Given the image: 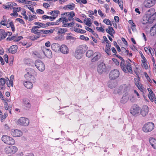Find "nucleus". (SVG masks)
<instances>
[{
	"instance_id": "1",
	"label": "nucleus",
	"mask_w": 156,
	"mask_h": 156,
	"mask_svg": "<svg viewBox=\"0 0 156 156\" xmlns=\"http://www.w3.org/2000/svg\"><path fill=\"white\" fill-rule=\"evenodd\" d=\"M120 67L122 70L125 73L129 72L132 73L133 70L131 64L128 61H126V63L124 61H121L120 63Z\"/></svg>"
},
{
	"instance_id": "2",
	"label": "nucleus",
	"mask_w": 156,
	"mask_h": 156,
	"mask_svg": "<svg viewBox=\"0 0 156 156\" xmlns=\"http://www.w3.org/2000/svg\"><path fill=\"white\" fill-rule=\"evenodd\" d=\"M2 141L7 144H14L15 143L14 140L11 137L7 135H3L2 138Z\"/></svg>"
},
{
	"instance_id": "3",
	"label": "nucleus",
	"mask_w": 156,
	"mask_h": 156,
	"mask_svg": "<svg viewBox=\"0 0 156 156\" xmlns=\"http://www.w3.org/2000/svg\"><path fill=\"white\" fill-rule=\"evenodd\" d=\"M154 128V124L151 122H148L143 127V130L144 132L147 133L152 131Z\"/></svg>"
},
{
	"instance_id": "4",
	"label": "nucleus",
	"mask_w": 156,
	"mask_h": 156,
	"mask_svg": "<svg viewBox=\"0 0 156 156\" xmlns=\"http://www.w3.org/2000/svg\"><path fill=\"white\" fill-rule=\"evenodd\" d=\"M35 65L37 69L41 72L44 71L45 69V66L44 63L40 60L36 61Z\"/></svg>"
},
{
	"instance_id": "5",
	"label": "nucleus",
	"mask_w": 156,
	"mask_h": 156,
	"mask_svg": "<svg viewBox=\"0 0 156 156\" xmlns=\"http://www.w3.org/2000/svg\"><path fill=\"white\" fill-rule=\"evenodd\" d=\"M120 73L117 69H114L112 70L109 73V77L112 80H115L119 76Z\"/></svg>"
},
{
	"instance_id": "6",
	"label": "nucleus",
	"mask_w": 156,
	"mask_h": 156,
	"mask_svg": "<svg viewBox=\"0 0 156 156\" xmlns=\"http://www.w3.org/2000/svg\"><path fill=\"white\" fill-rule=\"evenodd\" d=\"M18 150L17 148L14 146L7 147L5 149V152L7 154H14Z\"/></svg>"
},
{
	"instance_id": "7",
	"label": "nucleus",
	"mask_w": 156,
	"mask_h": 156,
	"mask_svg": "<svg viewBox=\"0 0 156 156\" xmlns=\"http://www.w3.org/2000/svg\"><path fill=\"white\" fill-rule=\"evenodd\" d=\"M18 122L20 125L27 126L29 123V120L27 118L22 117L18 120Z\"/></svg>"
},
{
	"instance_id": "8",
	"label": "nucleus",
	"mask_w": 156,
	"mask_h": 156,
	"mask_svg": "<svg viewBox=\"0 0 156 156\" xmlns=\"http://www.w3.org/2000/svg\"><path fill=\"white\" fill-rule=\"evenodd\" d=\"M140 108L139 106L137 105H134L133 106L130 110V113L133 115L139 113Z\"/></svg>"
},
{
	"instance_id": "9",
	"label": "nucleus",
	"mask_w": 156,
	"mask_h": 156,
	"mask_svg": "<svg viewBox=\"0 0 156 156\" xmlns=\"http://www.w3.org/2000/svg\"><path fill=\"white\" fill-rule=\"evenodd\" d=\"M106 70V67L105 64L101 62L97 68V71L99 73L102 74Z\"/></svg>"
},
{
	"instance_id": "10",
	"label": "nucleus",
	"mask_w": 156,
	"mask_h": 156,
	"mask_svg": "<svg viewBox=\"0 0 156 156\" xmlns=\"http://www.w3.org/2000/svg\"><path fill=\"white\" fill-rule=\"evenodd\" d=\"M42 51L47 57L51 58L52 57V54L51 51L49 49L45 47H43L42 48Z\"/></svg>"
},
{
	"instance_id": "11",
	"label": "nucleus",
	"mask_w": 156,
	"mask_h": 156,
	"mask_svg": "<svg viewBox=\"0 0 156 156\" xmlns=\"http://www.w3.org/2000/svg\"><path fill=\"white\" fill-rule=\"evenodd\" d=\"M156 3V0H145L144 2V6L150 8L153 6Z\"/></svg>"
},
{
	"instance_id": "12",
	"label": "nucleus",
	"mask_w": 156,
	"mask_h": 156,
	"mask_svg": "<svg viewBox=\"0 0 156 156\" xmlns=\"http://www.w3.org/2000/svg\"><path fill=\"white\" fill-rule=\"evenodd\" d=\"M11 133L12 136L15 137H20L23 134L22 132L20 130L12 129L11 130Z\"/></svg>"
},
{
	"instance_id": "13",
	"label": "nucleus",
	"mask_w": 156,
	"mask_h": 156,
	"mask_svg": "<svg viewBox=\"0 0 156 156\" xmlns=\"http://www.w3.org/2000/svg\"><path fill=\"white\" fill-rule=\"evenodd\" d=\"M87 47L86 45L83 44L78 46L76 49L83 54L87 50Z\"/></svg>"
},
{
	"instance_id": "14",
	"label": "nucleus",
	"mask_w": 156,
	"mask_h": 156,
	"mask_svg": "<svg viewBox=\"0 0 156 156\" xmlns=\"http://www.w3.org/2000/svg\"><path fill=\"white\" fill-rule=\"evenodd\" d=\"M60 51L64 54H67L69 52V49L67 46L65 44L62 45L60 47Z\"/></svg>"
},
{
	"instance_id": "15",
	"label": "nucleus",
	"mask_w": 156,
	"mask_h": 156,
	"mask_svg": "<svg viewBox=\"0 0 156 156\" xmlns=\"http://www.w3.org/2000/svg\"><path fill=\"white\" fill-rule=\"evenodd\" d=\"M148 112V108L147 106L145 105L142 107L141 111V114L143 116L146 115Z\"/></svg>"
},
{
	"instance_id": "16",
	"label": "nucleus",
	"mask_w": 156,
	"mask_h": 156,
	"mask_svg": "<svg viewBox=\"0 0 156 156\" xmlns=\"http://www.w3.org/2000/svg\"><path fill=\"white\" fill-rule=\"evenodd\" d=\"M94 56L91 59L92 62H94L98 61L101 57V54L98 52L94 53L93 55Z\"/></svg>"
},
{
	"instance_id": "17",
	"label": "nucleus",
	"mask_w": 156,
	"mask_h": 156,
	"mask_svg": "<svg viewBox=\"0 0 156 156\" xmlns=\"http://www.w3.org/2000/svg\"><path fill=\"white\" fill-rule=\"evenodd\" d=\"M152 23V21L149 18L145 16L143 18V20L141 22V24L143 25H147L149 23Z\"/></svg>"
},
{
	"instance_id": "18",
	"label": "nucleus",
	"mask_w": 156,
	"mask_h": 156,
	"mask_svg": "<svg viewBox=\"0 0 156 156\" xmlns=\"http://www.w3.org/2000/svg\"><path fill=\"white\" fill-rule=\"evenodd\" d=\"M117 82L115 81L110 80L108 81V87L111 88H113L117 85Z\"/></svg>"
},
{
	"instance_id": "19",
	"label": "nucleus",
	"mask_w": 156,
	"mask_h": 156,
	"mask_svg": "<svg viewBox=\"0 0 156 156\" xmlns=\"http://www.w3.org/2000/svg\"><path fill=\"white\" fill-rule=\"evenodd\" d=\"M155 11V9L153 8H151L149 9L146 12L145 16L148 17L150 19V18L152 16Z\"/></svg>"
},
{
	"instance_id": "20",
	"label": "nucleus",
	"mask_w": 156,
	"mask_h": 156,
	"mask_svg": "<svg viewBox=\"0 0 156 156\" xmlns=\"http://www.w3.org/2000/svg\"><path fill=\"white\" fill-rule=\"evenodd\" d=\"M17 46L15 45L11 46L9 49V52L12 54H14L17 51Z\"/></svg>"
},
{
	"instance_id": "21",
	"label": "nucleus",
	"mask_w": 156,
	"mask_h": 156,
	"mask_svg": "<svg viewBox=\"0 0 156 156\" xmlns=\"http://www.w3.org/2000/svg\"><path fill=\"white\" fill-rule=\"evenodd\" d=\"M51 48L52 50L56 52L58 51L60 48L59 45L56 43H53L51 45Z\"/></svg>"
},
{
	"instance_id": "22",
	"label": "nucleus",
	"mask_w": 156,
	"mask_h": 156,
	"mask_svg": "<svg viewBox=\"0 0 156 156\" xmlns=\"http://www.w3.org/2000/svg\"><path fill=\"white\" fill-rule=\"evenodd\" d=\"M149 142L151 146L156 149V139L153 138H151L149 139Z\"/></svg>"
},
{
	"instance_id": "23",
	"label": "nucleus",
	"mask_w": 156,
	"mask_h": 156,
	"mask_svg": "<svg viewBox=\"0 0 156 156\" xmlns=\"http://www.w3.org/2000/svg\"><path fill=\"white\" fill-rule=\"evenodd\" d=\"M75 57L77 59H79L81 58L83 56V54L76 49L74 54Z\"/></svg>"
},
{
	"instance_id": "24",
	"label": "nucleus",
	"mask_w": 156,
	"mask_h": 156,
	"mask_svg": "<svg viewBox=\"0 0 156 156\" xmlns=\"http://www.w3.org/2000/svg\"><path fill=\"white\" fill-rule=\"evenodd\" d=\"M150 34L151 36H154L156 34V23L151 28Z\"/></svg>"
},
{
	"instance_id": "25",
	"label": "nucleus",
	"mask_w": 156,
	"mask_h": 156,
	"mask_svg": "<svg viewBox=\"0 0 156 156\" xmlns=\"http://www.w3.org/2000/svg\"><path fill=\"white\" fill-rule=\"evenodd\" d=\"M23 84L25 87L27 89H30L33 87V84L31 82L25 81Z\"/></svg>"
},
{
	"instance_id": "26",
	"label": "nucleus",
	"mask_w": 156,
	"mask_h": 156,
	"mask_svg": "<svg viewBox=\"0 0 156 156\" xmlns=\"http://www.w3.org/2000/svg\"><path fill=\"white\" fill-rule=\"evenodd\" d=\"M23 101L24 102V105L27 108H30L31 107L29 100L26 98H24L23 99Z\"/></svg>"
},
{
	"instance_id": "27",
	"label": "nucleus",
	"mask_w": 156,
	"mask_h": 156,
	"mask_svg": "<svg viewBox=\"0 0 156 156\" xmlns=\"http://www.w3.org/2000/svg\"><path fill=\"white\" fill-rule=\"evenodd\" d=\"M59 13L60 12L58 10H54L49 12L51 15L55 16L56 17L58 16V14H59Z\"/></svg>"
},
{
	"instance_id": "28",
	"label": "nucleus",
	"mask_w": 156,
	"mask_h": 156,
	"mask_svg": "<svg viewBox=\"0 0 156 156\" xmlns=\"http://www.w3.org/2000/svg\"><path fill=\"white\" fill-rule=\"evenodd\" d=\"M67 31V29L66 28H59L58 29L57 34H62L63 33L66 32Z\"/></svg>"
},
{
	"instance_id": "29",
	"label": "nucleus",
	"mask_w": 156,
	"mask_h": 156,
	"mask_svg": "<svg viewBox=\"0 0 156 156\" xmlns=\"http://www.w3.org/2000/svg\"><path fill=\"white\" fill-rule=\"evenodd\" d=\"M66 9H69L70 10H73L75 7V5L73 3H71L70 4L67 5H66Z\"/></svg>"
},
{
	"instance_id": "30",
	"label": "nucleus",
	"mask_w": 156,
	"mask_h": 156,
	"mask_svg": "<svg viewBox=\"0 0 156 156\" xmlns=\"http://www.w3.org/2000/svg\"><path fill=\"white\" fill-rule=\"evenodd\" d=\"M94 53L92 50H88L86 53V56L88 58H90L92 56Z\"/></svg>"
},
{
	"instance_id": "31",
	"label": "nucleus",
	"mask_w": 156,
	"mask_h": 156,
	"mask_svg": "<svg viewBox=\"0 0 156 156\" xmlns=\"http://www.w3.org/2000/svg\"><path fill=\"white\" fill-rule=\"evenodd\" d=\"M70 13H71V14L68 16V20L69 21L74 20V18L73 17L75 15V13L73 11L71 12Z\"/></svg>"
},
{
	"instance_id": "32",
	"label": "nucleus",
	"mask_w": 156,
	"mask_h": 156,
	"mask_svg": "<svg viewBox=\"0 0 156 156\" xmlns=\"http://www.w3.org/2000/svg\"><path fill=\"white\" fill-rule=\"evenodd\" d=\"M24 61L25 64L27 65H29L31 62V59L29 58H25Z\"/></svg>"
},
{
	"instance_id": "33",
	"label": "nucleus",
	"mask_w": 156,
	"mask_h": 156,
	"mask_svg": "<svg viewBox=\"0 0 156 156\" xmlns=\"http://www.w3.org/2000/svg\"><path fill=\"white\" fill-rule=\"evenodd\" d=\"M103 22L108 25L112 26V24L111 21L107 19H105L103 20Z\"/></svg>"
},
{
	"instance_id": "34",
	"label": "nucleus",
	"mask_w": 156,
	"mask_h": 156,
	"mask_svg": "<svg viewBox=\"0 0 156 156\" xmlns=\"http://www.w3.org/2000/svg\"><path fill=\"white\" fill-rule=\"evenodd\" d=\"M58 22H48L46 24V27H48L50 25H58Z\"/></svg>"
},
{
	"instance_id": "35",
	"label": "nucleus",
	"mask_w": 156,
	"mask_h": 156,
	"mask_svg": "<svg viewBox=\"0 0 156 156\" xmlns=\"http://www.w3.org/2000/svg\"><path fill=\"white\" fill-rule=\"evenodd\" d=\"M37 18V16L34 15H31L29 16V21H30L33 20L34 19Z\"/></svg>"
},
{
	"instance_id": "36",
	"label": "nucleus",
	"mask_w": 156,
	"mask_h": 156,
	"mask_svg": "<svg viewBox=\"0 0 156 156\" xmlns=\"http://www.w3.org/2000/svg\"><path fill=\"white\" fill-rule=\"evenodd\" d=\"M8 5H9V9H11L13 8L14 6L16 5L17 4L14 2H8Z\"/></svg>"
},
{
	"instance_id": "37",
	"label": "nucleus",
	"mask_w": 156,
	"mask_h": 156,
	"mask_svg": "<svg viewBox=\"0 0 156 156\" xmlns=\"http://www.w3.org/2000/svg\"><path fill=\"white\" fill-rule=\"evenodd\" d=\"M16 37L17 35L16 34L14 35L11 37H9L7 38V40L9 41L14 40L15 41V39H16Z\"/></svg>"
},
{
	"instance_id": "38",
	"label": "nucleus",
	"mask_w": 156,
	"mask_h": 156,
	"mask_svg": "<svg viewBox=\"0 0 156 156\" xmlns=\"http://www.w3.org/2000/svg\"><path fill=\"white\" fill-rule=\"evenodd\" d=\"M91 22L90 19L88 18L87 19L86 22L85 24L89 27H90L91 25Z\"/></svg>"
},
{
	"instance_id": "39",
	"label": "nucleus",
	"mask_w": 156,
	"mask_h": 156,
	"mask_svg": "<svg viewBox=\"0 0 156 156\" xmlns=\"http://www.w3.org/2000/svg\"><path fill=\"white\" fill-rule=\"evenodd\" d=\"M7 114L6 113H5L3 115H2L1 116V122H3L5 119L6 117L7 116Z\"/></svg>"
},
{
	"instance_id": "40",
	"label": "nucleus",
	"mask_w": 156,
	"mask_h": 156,
	"mask_svg": "<svg viewBox=\"0 0 156 156\" xmlns=\"http://www.w3.org/2000/svg\"><path fill=\"white\" fill-rule=\"evenodd\" d=\"M150 20L152 21V23L153 22L154 20H156V12H154L150 18Z\"/></svg>"
},
{
	"instance_id": "41",
	"label": "nucleus",
	"mask_w": 156,
	"mask_h": 156,
	"mask_svg": "<svg viewBox=\"0 0 156 156\" xmlns=\"http://www.w3.org/2000/svg\"><path fill=\"white\" fill-rule=\"evenodd\" d=\"M136 85L138 89L141 91H143V88L142 87V84L140 83L136 84Z\"/></svg>"
},
{
	"instance_id": "42",
	"label": "nucleus",
	"mask_w": 156,
	"mask_h": 156,
	"mask_svg": "<svg viewBox=\"0 0 156 156\" xmlns=\"http://www.w3.org/2000/svg\"><path fill=\"white\" fill-rule=\"evenodd\" d=\"M36 79L35 77L31 75L30 76V77L29 79V80L31 82L34 83L36 81Z\"/></svg>"
},
{
	"instance_id": "43",
	"label": "nucleus",
	"mask_w": 156,
	"mask_h": 156,
	"mask_svg": "<svg viewBox=\"0 0 156 156\" xmlns=\"http://www.w3.org/2000/svg\"><path fill=\"white\" fill-rule=\"evenodd\" d=\"M53 32V30L52 29H50L48 30H44V34H50Z\"/></svg>"
},
{
	"instance_id": "44",
	"label": "nucleus",
	"mask_w": 156,
	"mask_h": 156,
	"mask_svg": "<svg viewBox=\"0 0 156 156\" xmlns=\"http://www.w3.org/2000/svg\"><path fill=\"white\" fill-rule=\"evenodd\" d=\"M37 26L38 27V28H39L41 27H46V24L41 23H40V24L38 25Z\"/></svg>"
},
{
	"instance_id": "45",
	"label": "nucleus",
	"mask_w": 156,
	"mask_h": 156,
	"mask_svg": "<svg viewBox=\"0 0 156 156\" xmlns=\"http://www.w3.org/2000/svg\"><path fill=\"white\" fill-rule=\"evenodd\" d=\"M80 38L81 40L86 41H88L89 39L88 37H85L84 35H81L80 36Z\"/></svg>"
},
{
	"instance_id": "46",
	"label": "nucleus",
	"mask_w": 156,
	"mask_h": 156,
	"mask_svg": "<svg viewBox=\"0 0 156 156\" xmlns=\"http://www.w3.org/2000/svg\"><path fill=\"white\" fill-rule=\"evenodd\" d=\"M0 83L2 85L5 84L6 82L5 80L3 78H1L0 79Z\"/></svg>"
},
{
	"instance_id": "47",
	"label": "nucleus",
	"mask_w": 156,
	"mask_h": 156,
	"mask_svg": "<svg viewBox=\"0 0 156 156\" xmlns=\"http://www.w3.org/2000/svg\"><path fill=\"white\" fill-rule=\"evenodd\" d=\"M3 18L4 20H3L0 23L2 25L5 26L6 25L5 22H6V17L5 16H3Z\"/></svg>"
},
{
	"instance_id": "48",
	"label": "nucleus",
	"mask_w": 156,
	"mask_h": 156,
	"mask_svg": "<svg viewBox=\"0 0 156 156\" xmlns=\"http://www.w3.org/2000/svg\"><path fill=\"white\" fill-rule=\"evenodd\" d=\"M140 81V78L139 76L137 78H134V81L135 84L139 83V81Z\"/></svg>"
},
{
	"instance_id": "49",
	"label": "nucleus",
	"mask_w": 156,
	"mask_h": 156,
	"mask_svg": "<svg viewBox=\"0 0 156 156\" xmlns=\"http://www.w3.org/2000/svg\"><path fill=\"white\" fill-rule=\"evenodd\" d=\"M67 40H74L76 39V38L74 37L73 36H68L66 38Z\"/></svg>"
},
{
	"instance_id": "50",
	"label": "nucleus",
	"mask_w": 156,
	"mask_h": 156,
	"mask_svg": "<svg viewBox=\"0 0 156 156\" xmlns=\"http://www.w3.org/2000/svg\"><path fill=\"white\" fill-rule=\"evenodd\" d=\"M14 79V76L13 75H12L10 77V80L8 79V80L9 81L10 83L11 84V85L12 86H13V81Z\"/></svg>"
},
{
	"instance_id": "51",
	"label": "nucleus",
	"mask_w": 156,
	"mask_h": 156,
	"mask_svg": "<svg viewBox=\"0 0 156 156\" xmlns=\"http://www.w3.org/2000/svg\"><path fill=\"white\" fill-rule=\"evenodd\" d=\"M105 51L108 55H111L110 48H106L105 50Z\"/></svg>"
},
{
	"instance_id": "52",
	"label": "nucleus",
	"mask_w": 156,
	"mask_h": 156,
	"mask_svg": "<svg viewBox=\"0 0 156 156\" xmlns=\"http://www.w3.org/2000/svg\"><path fill=\"white\" fill-rule=\"evenodd\" d=\"M36 12L37 13L40 14H43L44 13V12L42 9H37Z\"/></svg>"
},
{
	"instance_id": "53",
	"label": "nucleus",
	"mask_w": 156,
	"mask_h": 156,
	"mask_svg": "<svg viewBox=\"0 0 156 156\" xmlns=\"http://www.w3.org/2000/svg\"><path fill=\"white\" fill-rule=\"evenodd\" d=\"M31 75L29 73V72H28L27 73L25 74V77L27 80H29L30 76H31Z\"/></svg>"
},
{
	"instance_id": "54",
	"label": "nucleus",
	"mask_w": 156,
	"mask_h": 156,
	"mask_svg": "<svg viewBox=\"0 0 156 156\" xmlns=\"http://www.w3.org/2000/svg\"><path fill=\"white\" fill-rule=\"evenodd\" d=\"M28 8L34 14H36L33 6L29 5V6L28 7Z\"/></svg>"
},
{
	"instance_id": "55",
	"label": "nucleus",
	"mask_w": 156,
	"mask_h": 156,
	"mask_svg": "<svg viewBox=\"0 0 156 156\" xmlns=\"http://www.w3.org/2000/svg\"><path fill=\"white\" fill-rule=\"evenodd\" d=\"M109 30L110 31V33H113L114 34L115 33V31L113 28L111 26L108 27Z\"/></svg>"
},
{
	"instance_id": "56",
	"label": "nucleus",
	"mask_w": 156,
	"mask_h": 156,
	"mask_svg": "<svg viewBox=\"0 0 156 156\" xmlns=\"http://www.w3.org/2000/svg\"><path fill=\"white\" fill-rule=\"evenodd\" d=\"M33 33L35 34H37V37H36L37 38H39V37H40L41 35L40 34L39 30H37L36 31H34V32Z\"/></svg>"
},
{
	"instance_id": "57",
	"label": "nucleus",
	"mask_w": 156,
	"mask_h": 156,
	"mask_svg": "<svg viewBox=\"0 0 156 156\" xmlns=\"http://www.w3.org/2000/svg\"><path fill=\"white\" fill-rule=\"evenodd\" d=\"M7 36V33L5 32V31L4 30L3 33L1 35V38L4 39L6 38Z\"/></svg>"
},
{
	"instance_id": "58",
	"label": "nucleus",
	"mask_w": 156,
	"mask_h": 156,
	"mask_svg": "<svg viewBox=\"0 0 156 156\" xmlns=\"http://www.w3.org/2000/svg\"><path fill=\"white\" fill-rule=\"evenodd\" d=\"M117 2L118 3L119 6H120L121 9L122 10L123 9V5L122 4V2H121L119 1V0H118L117 1Z\"/></svg>"
},
{
	"instance_id": "59",
	"label": "nucleus",
	"mask_w": 156,
	"mask_h": 156,
	"mask_svg": "<svg viewBox=\"0 0 156 156\" xmlns=\"http://www.w3.org/2000/svg\"><path fill=\"white\" fill-rule=\"evenodd\" d=\"M13 9L15 11L17 12H19L21 9V8L20 7H14L13 8Z\"/></svg>"
},
{
	"instance_id": "60",
	"label": "nucleus",
	"mask_w": 156,
	"mask_h": 156,
	"mask_svg": "<svg viewBox=\"0 0 156 156\" xmlns=\"http://www.w3.org/2000/svg\"><path fill=\"white\" fill-rule=\"evenodd\" d=\"M85 28L87 30H88V31L92 33L94 32V31L91 28L89 27L86 26L85 27Z\"/></svg>"
},
{
	"instance_id": "61",
	"label": "nucleus",
	"mask_w": 156,
	"mask_h": 156,
	"mask_svg": "<svg viewBox=\"0 0 156 156\" xmlns=\"http://www.w3.org/2000/svg\"><path fill=\"white\" fill-rule=\"evenodd\" d=\"M16 20L18 21L20 23L22 24H24L25 22L24 21L21 19L19 18H17L16 19Z\"/></svg>"
},
{
	"instance_id": "62",
	"label": "nucleus",
	"mask_w": 156,
	"mask_h": 156,
	"mask_svg": "<svg viewBox=\"0 0 156 156\" xmlns=\"http://www.w3.org/2000/svg\"><path fill=\"white\" fill-rule=\"evenodd\" d=\"M38 27L37 26H34L31 29V32L33 33L34 31H36L37 30Z\"/></svg>"
},
{
	"instance_id": "63",
	"label": "nucleus",
	"mask_w": 156,
	"mask_h": 156,
	"mask_svg": "<svg viewBox=\"0 0 156 156\" xmlns=\"http://www.w3.org/2000/svg\"><path fill=\"white\" fill-rule=\"evenodd\" d=\"M98 14L100 15L103 18V17H105L104 14H103L102 12L100 9H99L98 10Z\"/></svg>"
},
{
	"instance_id": "64",
	"label": "nucleus",
	"mask_w": 156,
	"mask_h": 156,
	"mask_svg": "<svg viewBox=\"0 0 156 156\" xmlns=\"http://www.w3.org/2000/svg\"><path fill=\"white\" fill-rule=\"evenodd\" d=\"M23 38V37L21 36H19L18 37L17 36L16 37V39H15V41H20V40Z\"/></svg>"
}]
</instances>
